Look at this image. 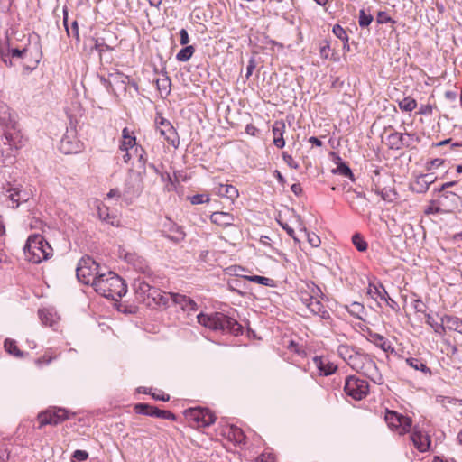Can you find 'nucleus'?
Returning a JSON list of instances; mask_svg holds the SVG:
<instances>
[{"label": "nucleus", "mask_w": 462, "mask_h": 462, "mask_svg": "<svg viewBox=\"0 0 462 462\" xmlns=\"http://www.w3.org/2000/svg\"><path fill=\"white\" fill-rule=\"evenodd\" d=\"M134 288L137 299L140 301L145 302L147 300V294H149L152 285L148 283L146 281L141 278H137L134 280Z\"/></svg>", "instance_id": "nucleus-21"}, {"label": "nucleus", "mask_w": 462, "mask_h": 462, "mask_svg": "<svg viewBox=\"0 0 462 462\" xmlns=\"http://www.w3.org/2000/svg\"><path fill=\"white\" fill-rule=\"evenodd\" d=\"M373 21V16L371 14H367L364 9L359 11L358 23L360 27H367Z\"/></svg>", "instance_id": "nucleus-47"}, {"label": "nucleus", "mask_w": 462, "mask_h": 462, "mask_svg": "<svg viewBox=\"0 0 462 462\" xmlns=\"http://www.w3.org/2000/svg\"><path fill=\"white\" fill-rule=\"evenodd\" d=\"M63 23L66 28V32L69 37H71L75 39L76 43H79L80 37H79V25L77 21L72 22L71 25H68V13L64 12V17H63Z\"/></svg>", "instance_id": "nucleus-31"}, {"label": "nucleus", "mask_w": 462, "mask_h": 462, "mask_svg": "<svg viewBox=\"0 0 462 462\" xmlns=\"http://www.w3.org/2000/svg\"><path fill=\"white\" fill-rule=\"evenodd\" d=\"M29 199H30V196H29L28 192L17 189V199H20L21 203L26 202L27 200H29Z\"/></svg>", "instance_id": "nucleus-64"}, {"label": "nucleus", "mask_w": 462, "mask_h": 462, "mask_svg": "<svg viewBox=\"0 0 462 462\" xmlns=\"http://www.w3.org/2000/svg\"><path fill=\"white\" fill-rule=\"evenodd\" d=\"M5 137L8 143V145L14 147L15 149H20L25 144V139L23 137L20 132L15 131L14 129H7L5 133Z\"/></svg>", "instance_id": "nucleus-22"}, {"label": "nucleus", "mask_w": 462, "mask_h": 462, "mask_svg": "<svg viewBox=\"0 0 462 462\" xmlns=\"http://www.w3.org/2000/svg\"><path fill=\"white\" fill-rule=\"evenodd\" d=\"M189 42V33L186 29L180 31V42L181 45H186Z\"/></svg>", "instance_id": "nucleus-60"}, {"label": "nucleus", "mask_w": 462, "mask_h": 462, "mask_svg": "<svg viewBox=\"0 0 462 462\" xmlns=\"http://www.w3.org/2000/svg\"><path fill=\"white\" fill-rule=\"evenodd\" d=\"M368 340L374 344L376 346L380 347L384 352H393L394 348L392 346V344L389 340H387L383 336L369 331L368 332Z\"/></svg>", "instance_id": "nucleus-20"}, {"label": "nucleus", "mask_w": 462, "mask_h": 462, "mask_svg": "<svg viewBox=\"0 0 462 462\" xmlns=\"http://www.w3.org/2000/svg\"><path fill=\"white\" fill-rule=\"evenodd\" d=\"M60 150L64 154L78 153L82 150V143L73 132L70 134L67 132L60 140Z\"/></svg>", "instance_id": "nucleus-11"}, {"label": "nucleus", "mask_w": 462, "mask_h": 462, "mask_svg": "<svg viewBox=\"0 0 462 462\" xmlns=\"http://www.w3.org/2000/svg\"><path fill=\"white\" fill-rule=\"evenodd\" d=\"M285 129V123L282 120L275 121L272 126V132L273 134V144L277 148L282 149L285 146V140L283 138Z\"/></svg>", "instance_id": "nucleus-17"}, {"label": "nucleus", "mask_w": 462, "mask_h": 462, "mask_svg": "<svg viewBox=\"0 0 462 462\" xmlns=\"http://www.w3.org/2000/svg\"><path fill=\"white\" fill-rule=\"evenodd\" d=\"M332 32L337 38L342 40L343 42H348L349 37L345 29L341 25L335 24L333 26Z\"/></svg>", "instance_id": "nucleus-45"}, {"label": "nucleus", "mask_w": 462, "mask_h": 462, "mask_svg": "<svg viewBox=\"0 0 462 462\" xmlns=\"http://www.w3.org/2000/svg\"><path fill=\"white\" fill-rule=\"evenodd\" d=\"M312 362L315 367L319 371L320 375L328 376L334 374L337 370V365L329 362L327 358L322 356H314Z\"/></svg>", "instance_id": "nucleus-16"}, {"label": "nucleus", "mask_w": 462, "mask_h": 462, "mask_svg": "<svg viewBox=\"0 0 462 462\" xmlns=\"http://www.w3.org/2000/svg\"><path fill=\"white\" fill-rule=\"evenodd\" d=\"M246 279L256 282L258 284L269 286L272 280L270 278L264 277V276H259V275H253V276H246Z\"/></svg>", "instance_id": "nucleus-50"}, {"label": "nucleus", "mask_w": 462, "mask_h": 462, "mask_svg": "<svg viewBox=\"0 0 462 462\" xmlns=\"http://www.w3.org/2000/svg\"><path fill=\"white\" fill-rule=\"evenodd\" d=\"M280 223V226H282V228L283 230L286 231V233L291 237L293 238V240L296 242V243H299L300 242V239L295 236V231L294 229L289 226V224L287 223H282V222H279Z\"/></svg>", "instance_id": "nucleus-56"}, {"label": "nucleus", "mask_w": 462, "mask_h": 462, "mask_svg": "<svg viewBox=\"0 0 462 462\" xmlns=\"http://www.w3.org/2000/svg\"><path fill=\"white\" fill-rule=\"evenodd\" d=\"M398 105L402 111L411 112L417 107V101L411 97H406L400 100Z\"/></svg>", "instance_id": "nucleus-38"}, {"label": "nucleus", "mask_w": 462, "mask_h": 462, "mask_svg": "<svg viewBox=\"0 0 462 462\" xmlns=\"http://www.w3.org/2000/svg\"><path fill=\"white\" fill-rule=\"evenodd\" d=\"M154 414L156 418H162L170 420H175L176 419V416L169 411L160 410L157 411Z\"/></svg>", "instance_id": "nucleus-53"}, {"label": "nucleus", "mask_w": 462, "mask_h": 462, "mask_svg": "<svg viewBox=\"0 0 462 462\" xmlns=\"http://www.w3.org/2000/svg\"><path fill=\"white\" fill-rule=\"evenodd\" d=\"M432 110H433V106L431 105H430V104L421 105L418 113L420 115L429 116V115L432 114Z\"/></svg>", "instance_id": "nucleus-62"}, {"label": "nucleus", "mask_w": 462, "mask_h": 462, "mask_svg": "<svg viewBox=\"0 0 462 462\" xmlns=\"http://www.w3.org/2000/svg\"><path fill=\"white\" fill-rule=\"evenodd\" d=\"M26 259L32 263H40L52 255V248L41 235H31L23 247Z\"/></svg>", "instance_id": "nucleus-4"}, {"label": "nucleus", "mask_w": 462, "mask_h": 462, "mask_svg": "<svg viewBox=\"0 0 462 462\" xmlns=\"http://www.w3.org/2000/svg\"><path fill=\"white\" fill-rule=\"evenodd\" d=\"M345 309L354 318H356L359 320H364V317L366 312H365V309L363 304H361L357 301H353L349 305H346Z\"/></svg>", "instance_id": "nucleus-29"}, {"label": "nucleus", "mask_w": 462, "mask_h": 462, "mask_svg": "<svg viewBox=\"0 0 462 462\" xmlns=\"http://www.w3.org/2000/svg\"><path fill=\"white\" fill-rule=\"evenodd\" d=\"M330 51V44L328 41H324L320 43L319 55L322 59H328Z\"/></svg>", "instance_id": "nucleus-51"}, {"label": "nucleus", "mask_w": 462, "mask_h": 462, "mask_svg": "<svg viewBox=\"0 0 462 462\" xmlns=\"http://www.w3.org/2000/svg\"><path fill=\"white\" fill-rule=\"evenodd\" d=\"M426 323L438 334H443L445 332V326L442 321L440 323L436 322L433 317L430 314H426Z\"/></svg>", "instance_id": "nucleus-42"}, {"label": "nucleus", "mask_w": 462, "mask_h": 462, "mask_svg": "<svg viewBox=\"0 0 462 462\" xmlns=\"http://www.w3.org/2000/svg\"><path fill=\"white\" fill-rule=\"evenodd\" d=\"M255 60L254 58H251L248 61V64H247V67H246V74H245V78L246 79H249L250 76L252 75L254 69H255Z\"/></svg>", "instance_id": "nucleus-61"}, {"label": "nucleus", "mask_w": 462, "mask_h": 462, "mask_svg": "<svg viewBox=\"0 0 462 462\" xmlns=\"http://www.w3.org/2000/svg\"><path fill=\"white\" fill-rule=\"evenodd\" d=\"M94 290L105 298L117 300L127 292L125 281L112 271L103 273L94 283Z\"/></svg>", "instance_id": "nucleus-2"}, {"label": "nucleus", "mask_w": 462, "mask_h": 462, "mask_svg": "<svg viewBox=\"0 0 462 462\" xmlns=\"http://www.w3.org/2000/svg\"><path fill=\"white\" fill-rule=\"evenodd\" d=\"M187 420L193 421L197 427H208L216 420L214 413L207 408H189L185 411Z\"/></svg>", "instance_id": "nucleus-8"}, {"label": "nucleus", "mask_w": 462, "mask_h": 462, "mask_svg": "<svg viewBox=\"0 0 462 462\" xmlns=\"http://www.w3.org/2000/svg\"><path fill=\"white\" fill-rule=\"evenodd\" d=\"M367 293L372 299L375 300L380 299L382 300L387 301L386 297L388 293L383 285L376 286L370 283L368 286Z\"/></svg>", "instance_id": "nucleus-32"}, {"label": "nucleus", "mask_w": 462, "mask_h": 462, "mask_svg": "<svg viewBox=\"0 0 462 462\" xmlns=\"http://www.w3.org/2000/svg\"><path fill=\"white\" fill-rule=\"evenodd\" d=\"M97 217L101 221L113 226H119V219L117 218V216L110 214L108 207L103 203L98 204L97 206Z\"/></svg>", "instance_id": "nucleus-19"}, {"label": "nucleus", "mask_w": 462, "mask_h": 462, "mask_svg": "<svg viewBox=\"0 0 462 462\" xmlns=\"http://www.w3.org/2000/svg\"><path fill=\"white\" fill-rule=\"evenodd\" d=\"M441 211L442 210H441V208L439 207L431 204V205H430L429 207H427L425 208L424 213L426 215H431V214H439Z\"/></svg>", "instance_id": "nucleus-63"}, {"label": "nucleus", "mask_w": 462, "mask_h": 462, "mask_svg": "<svg viewBox=\"0 0 462 462\" xmlns=\"http://www.w3.org/2000/svg\"><path fill=\"white\" fill-rule=\"evenodd\" d=\"M313 314L318 315L322 319H329L330 314L327 310L326 307L321 303L319 298L311 300L310 302L306 306Z\"/></svg>", "instance_id": "nucleus-23"}, {"label": "nucleus", "mask_w": 462, "mask_h": 462, "mask_svg": "<svg viewBox=\"0 0 462 462\" xmlns=\"http://www.w3.org/2000/svg\"><path fill=\"white\" fill-rule=\"evenodd\" d=\"M378 23H387L392 22V18L388 15L386 12H379L376 17Z\"/></svg>", "instance_id": "nucleus-59"}, {"label": "nucleus", "mask_w": 462, "mask_h": 462, "mask_svg": "<svg viewBox=\"0 0 462 462\" xmlns=\"http://www.w3.org/2000/svg\"><path fill=\"white\" fill-rule=\"evenodd\" d=\"M406 363L409 366H411L416 371H420L426 374H431L430 369L426 365V364L421 359L410 357L406 359Z\"/></svg>", "instance_id": "nucleus-33"}, {"label": "nucleus", "mask_w": 462, "mask_h": 462, "mask_svg": "<svg viewBox=\"0 0 462 462\" xmlns=\"http://www.w3.org/2000/svg\"><path fill=\"white\" fill-rule=\"evenodd\" d=\"M4 346L6 352L14 356L22 357L23 356V353L17 347L16 342L13 339L6 338Z\"/></svg>", "instance_id": "nucleus-40"}, {"label": "nucleus", "mask_w": 462, "mask_h": 462, "mask_svg": "<svg viewBox=\"0 0 462 462\" xmlns=\"http://www.w3.org/2000/svg\"><path fill=\"white\" fill-rule=\"evenodd\" d=\"M429 188L427 182L420 175L411 183V190L416 193H425Z\"/></svg>", "instance_id": "nucleus-39"}, {"label": "nucleus", "mask_w": 462, "mask_h": 462, "mask_svg": "<svg viewBox=\"0 0 462 462\" xmlns=\"http://www.w3.org/2000/svg\"><path fill=\"white\" fill-rule=\"evenodd\" d=\"M135 145V136L129 131L127 127H125L122 131V142L120 143L119 149L122 152H127L133 149Z\"/></svg>", "instance_id": "nucleus-26"}, {"label": "nucleus", "mask_w": 462, "mask_h": 462, "mask_svg": "<svg viewBox=\"0 0 462 462\" xmlns=\"http://www.w3.org/2000/svg\"><path fill=\"white\" fill-rule=\"evenodd\" d=\"M155 83L162 97H166L170 95L171 81L166 71L162 72V77L157 79Z\"/></svg>", "instance_id": "nucleus-25"}, {"label": "nucleus", "mask_w": 462, "mask_h": 462, "mask_svg": "<svg viewBox=\"0 0 462 462\" xmlns=\"http://www.w3.org/2000/svg\"><path fill=\"white\" fill-rule=\"evenodd\" d=\"M411 441L420 452H426L430 446V438L420 431L417 427L413 428L411 435Z\"/></svg>", "instance_id": "nucleus-14"}, {"label": "nucleus", "mask_w": 462, "mask_h": 462, "mask_svg": "<svg viewBox=\"0 0 462 462\" xmlns=\"http://www.w3.org/2000/svg\"><path fill=\"white\" fill-rule=\"evenodd\" d=\"M170 297L171 300L176 305H179L184 311H196L198 309L197 303L193 300L185 295L171 292Z\"/></svg>", "instance_id": "nucleus-15"}, {"label": "nucleus", "mask_w": 462, "mask_h": 462, "mask_svg": "<svg viewBox=\"0 0 462 462\" xmlns=\"http://www.w3.org/2000/svg\"><path fill=\"white\" fill-rule=\"evenodd\" d=\"M210 220L217 226L227 227L234 225L235 217L228 212L217 211L211 214Z\"/></svg>", "instance_id": "nucleus-18"}, {"label": "nucleus", "mask_w": 462, "mask_h": 462, "mask_svg": "<svg viewBox=\"0 0 462 462\" xmlns=\"http://www.w3.org/2000/svg\"><path fill=\"white\" fill-rule=\"evenodd\" d=\"M94 42V49L101 55L106 51H112L113 48L105 42L104 38H92Z\"/></svg>", "instance_id": "nucleus-43"}, {"label": "nucleus", "mask_w": 462, "mask_h": 462, "mask_svg": "<svg viewBox=\"0 0 462 462\" xmlns=\"http://www.w3.org/2000/svg\"><path fill=\"white\" fill-rule=\"evenodd\" d=\"M337 353L353 370L374 380V376L377 374V366L371 356L348 345H340Z\"/></svg>", "instance_id": "nucleus-1"}, {"label": "nucleus", "mask_w": 462, "mask_h": 462, "mask_svg": "<svg viewBox=\"0 0 462 462\" xmlns=\"http://www.w3.org/2000/svg\"><path fill=\"white\" fill-rule=\"evenodd\" d=\"M414 134H402V148L403 147H410L413 144V141L415 140Z\"/></svg>", "instance_id": "nucleus-55"}, {"label": "nucleus", "mask_w": 462, "mask_h": 462, "mask_svg": "<svg viewBox=\"0 0 462 462\" xmlns=\"http://www.w3.org/2000/svg\"><path fill=\"white\" fill-rule=\"evenodd\" d=\"M158 130L161 135L164 136L165 140L173 147L177 148L179 146L180 139L178 134L169 121L162 118Z\"/></svg>", "instance_id": "nucleus-13"}, {"label": "nucleus", "mask_w": 462, "mask_h": 462, "mask_svg": "<svg viewBox=\"0 0 462 462\" xmlns=\"http://www.w3.org/2000/svg\"><path fill=\"white\" fill-rule=\"evenodd\" d=\"M352 242H353L354 245L356 246V248L359 252L366 251L367 243L365 242V240L363 238V236L360 234L356 233V234L353 235Z\"/></svg>", "instance_id": "nucleus-44"}, {"label": "nucleus", "mask_w": 462, "mask_h": 462, "mask_svg": "<svg viewBox=\"0 0 462 462\" xmlns=\"http://www.w3.org/2000/svg\"><path fill=\"white\" fill-rule=\"evenodd\" d=\"M163 300V297L161 295V291L152 286L149 294H147V300L143 302L147 306L154 304H160Z\"/></svg>", "instance_id": "nucleus-35"}, {"label": "nucleus", "mask_w": 462, "mask_h": 462, "mask_svg": "<svg viewBox=\"0 0 462 462\" xmlns=\"http://www.w3.org/2000/svg\"><path fill=\"white\" fill-rule=\"evenodd\" d=\"M300 300L307 306L311 300L316 298H322L323 292L321 289L314 282H310L305 283V287L300 289Z\"/></svg>", "instance_id": "nucleus-12"}, {"label": "nucleus", "mask_w": 462, "mask_h": 462, "mask_svg": "<svg viewBox=\"0 0 462 462\" xmlns=\"http://www.w3.org/2000/svg\"><path fill=\"white\" fill-rule=\"evenodd\" d=\"M345 199L349 207L356 213L363 214L368 208V199L362 192H357L354 189H347L345 193Z\"/></svg>", "instance_id": "nucleus-10"}, {"label": "nucleus", "mask_w": 462, "mask_h": 462, "mask_svg": "<svg viewBox=\"0 0 462 462\" xmlns=\"http://www.w3.org/2000/svg\"><path fill=\"white\" fill-rule=\"evenodd\" d=\"M402 133L393 132L387 136L388 145L391 149L400 150L402 148Z\"/></svg>", "instance_id": "nucleus-37"}, {"label": "nucleus", "mask_w": 462, "mask_h": 462, "mask_svg": "<svg viewBox=\"0 0 462 462\" xmlns=\"http://www.w3.org/2000/svg\"><path fill=\"white\" fill-rule=\"evenodd\" d=\"M39 318L43 325L49 327H53L59 319L57 314L51 309L39 310Z\"/></svg>", "instance_id": "nucleus-27"}, {"label": "nucleus", "mask_w": 462, "mask_h": 462, "mask_svg": "<svg viewBox=\"0 0 462 462\" xmlns=\"http://www.w3.org/2000/svg\"><path fill=\"white\" fill-rule=\"evenodd\" d=\"M5 197L12 202V208H17L20 205V199H17V188L6 189Z\"/></svg>", "instance_id": "nucleus-46"}, {"label": "nucleus", "mask_w": 462, "mask_h": 462, "mask_svg": "<svg viewBox=\"0 0 462 462\" xmlns=\"http://www.w3.org/2000/svg\"><path fill=\"white\" fill-rule=\"evenodd\" d=\"M443 163H444V160L440 159V158H436V159L430 160L426 164V170L430 171L434 168H439Z\"/></svg>", "instance_id": "nucleus-57"}, {"label": "nucleus", "mask_w": 462, "mask_h": 462, "mask_svg": "<svg viewBox=\"0 0 462 462\" xmlns=\"http://www.w3.org/2000/svg\"><path fill=\"white\" fill-rule=\"evenodd\" d=\"M195 51V48L191 45L182 48L176 55L179 61H188Z\"/></svg>", "instance_id": "nucleus-41"}, {"label": "nucleus", "mask_w": 462, "mask_h": 462, "mask_svg": "<svg viewBox=\"0 0 462 462\" xmlns=\"http://www.w3.org/2000/svg\"><path fill=\"white\" fill-rule=\"evenodd\" d=\"M215 192L217 195L226 198L232 201L239 195L238 189L231 184H219L215 188Z\"/></svg>", "instance_id": "nucleus-24"}, {"label": "nucleus", "mask_w": 462, "mask_h": 462, "mask_svg": "<svg viewBox=\"0 0 462 462\" xmlns=\"http://www.w3.org/2000/svg\"><path fill=\"white\" fill-rule=\"evenodd\" d=\"M72 457L78 461H84L88 457V453L85 450H75Z\"/></svg>", "instance_id": "nucleus-58"}, {"label": "nucleus", "mask_w": 462, "mask_h": 462, "mask_svg": "<svg viewBox=\"0 0 462 462\" xmlns=\"http://www.w3.org/2000/svg\"><path fill=\"white\" fill-rule=\"evenodd\" d=\"M125 259L128 263L132 264L134 268L136 269L137 271L141 273H145L147 266L143 259H142L137 254L127 253L125 255Z\"/></svg>", "instance_id": "nucleus-30"}, {"label": "nucleus", "mask_w": 462, "mask_h": 462, "mask_svg": "<svg viewBox=\"0 0 462 462\" xmlns=\"http://www.w3.org/2000/svg\"><path fill=\"white\" fill-rule=\"evenodd\" d=\"M282 159L287 163V165L292 169H299V163L294 161L291 155L288 154L287 152H282Z\"/></svg>", "instance_id": "nucleus-54"}, {"label": "nucleus", "mask_w": 462, "mask_h": 462, "mask_svg": "<svg viewBox=\"0 0 462 462\" xmlns=\"http://www.w3.org/2000/svg\"><path fill=\"white\" fill-rule=\"evenodd\" d=\"M100 265L90 256L82 257L77 266L76 275L78 280L94 288L96 281L99 280L102 274Z\"/></svg>", "instance_id": "nucleus-5"}, {"label": "nucleus", "mask_w": 462, "mask_h": 462, "mask_svg": "<svg viewBox=\"0 0 462 462\" xmlns=\"http://www.w3.org/2000/svg\"><path fill=\"white\" fill-rule=\"evenodd\" d=\"M441 321L445 326V330L448 329L460 333L462 328V319L459 318L451 315H444L441 318Z\"/></svg>", "instance_id": "nucleus-28"}, {"label": "nucleus", "mask_w": 462, "mask_h": 462, "mask_svg": "<svg viewBox=\"0 0 462 462\" xmlns=\"http://www.w3.org/2000/svg\"><path fill=\"white\" fill-rule=\"evenodd\" d=\"M335 172L344 177H348L351 180H354L351 169L344 162H341L337 165Z\"/></svg>", "instance_id": "nucleus-48"}, {"label": "nucleus", "mask_w": 462, "mask_h": 462, "mask_svg": "<svg viewBox=\"0 0 462 462\" xmlns=\"http://www.w3.org/2000/svg\"><path fill=\"white\" fill-rule=\"evenodd\" d=\"M344 390L353 399L362 400L368 394L369 385L365 380L352 375L346 378Z\"/></svg>", "instance_id": "nucleus-7"}, {"label": "nucleus", "mask_w": 462, "mask_h": 462, "mask_svg": "<svg viewBox=\"0 0 462 462\" xmlns=\"http://www.w3.org/2000/svg\"><path fill=\"white\" fill-rule=\"evenodd\" d=\"M209 201V197L204 194H197L190 198V202L193 205L203 204Z\"/></svg>", "instance_id": "nucleus-52"}, {"label": "nucleus", "mask_w": 462, "mask_h": 462, "mask_svg": "<svg viewBox=\"0 0 462 462\" xmlns=\"http://www.w3.org/2000/svg\"><path fill=\"white\" fill-rule=\"evenodd\" d=\"M26 51H27L26 49L20 50L18 48H12V49L8 50V54H5L4 51H1V57H2L3 61L5 64L12 65L11 60L9 59L10 55L13 58H23L25 53H26Z\"/></svg>", "instance_id": "nucleus-34"}, {"label": "nucleus", "mask_w": 462, "mask_h": 462, "mask_svg": "<svg viewBox=\"0 0 462 462\" xmlns=\"http://www.w3.org/2000/svg\"><path fill=\"white\" fill-rule=\"evenodd\" d=\"M68 419V411L62 408L47 410L38 415L40 428L46 425H58Z\"/></svg>", "instance_id": "nucleus-9"}, {"label": "nucleus", "mask_w": 462, "mask_h": 462, "mask_svg": "<svg viewBox=\"0 0 462 462\" xmlns=\"http://www.w3.org/2000/svg\"><path fill=\"white\" fill-rule=\"evenodd\" d=\"M384 420L392 430H396L400 435L409 432L412 426V420L393 411L387 410Z\"/></svg>", "instance_id": "nucleus-6"}, {"label": "nucleus", "mask_w": 462, "mask_h": 462, "mask_svg": "<svg viewBox=\"0 0 462 462\" xmlns=\"http://www.w3.org/2000/svg\"><path fill=\"white\" fill-rule=\"evenodd\" d=\"M301 231L304 233V236H307V240L312 247H319L320 245V238L316 234L309 233L305 228Z\"/></svg>", "instance_id": "nucleus-49"}, {"label": "nucleus", "mask_w": 462, "mask_h": 462, "mask_svg": "<svg viewBox=\"0 0 462 462\" xmlns=\"http://www.w3.org/2000/svg\"><path fill=\"white\" fill-rule=\"evenodd\" d=\"M198 322L212 330H222L236 336L243 332V327L233 318L220 312L210 315L199 313L197 316Z\"/></svg>", "instance_id": "nucleus-3"}, {"label": "nucleus", "mask_w": 462, "mask_h": 462, "mask_svg": "<svg viewBox=\"0 0 462 462\" xmlns=\"http://www.w3.org/2000/svg\"><path fill=\"white\" fill-rule=\"evenodd\" d=\"M134 411L139 414L155 417L154 413H156L157 411H160V409L147 403H137L134 406Z\"/></svg>", "instance_id": "nucleus-36"}]
</instances>
